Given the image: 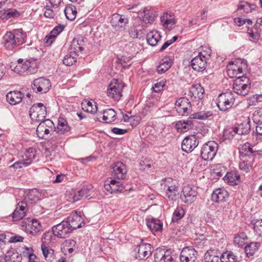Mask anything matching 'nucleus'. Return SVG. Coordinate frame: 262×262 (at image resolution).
I'll return each instance as SVG.
<instances>
[{"label":"nucleus","instance_id":"obj_48","mask_svg":"<svg viewBox=\"0 0 262 262\" xmlns=\"http://www.w3.org/2000/svg\"><path fill=\"white\" fill-rule=\"evenodd\" d=\"M123 55L121 58L119 59V63L123 68H128L132 64L131 60L134 57L128 54Z\"/></svg>","mask_w":262,"mask_h":262},{"label":"nucleus","instance_id":"obj_10","mask_svg":"<svg viewBox=\"0 0 262 262\" xmlns=\"http://www.w3.org/2000/svg\"><path fill=\"white\" fill-rule=\"evenodd\" d=\"M69 224L63 221L60 223L52 227V232L54 235L60 238L68 237L73 231Z\"/></svg>","mask_w":262,"mask_h":262},{"label":"nucleus","instance_id":"obj_22","mask_svg":"<svg viewBox=\"0 0 262 262\" xmlns=\"http://www.w3.org/2000/svg\"><path fill=\"white\" fill-rule=\"evenodd\" d=\"M207 61L205 56L198 55L194 57L191 61V66L192 69L196 71H203L206 67Z\"/></svg>","mask_w":262,"mask_h":262},{"label":"nucleus","instance_id":"obj_33","mask_svg":"<svg viewBox=\"0 0 262 262\" xmlns=\"http://www.w3.org/2000/svg\"><path fill=\"white\" fill-rule=\"evenodd\" d=\"M42 231V226L36 220H31L29 221L27 232L32 235H36Z\"/></svg>","mask_w":262,"mask_h":262},{"label":"nucleus","instance_id":"obj_46","mask_svg":"<svg viewBox=\"0 0 262 262\" xmlns=\"http://www.w3.org/2000/svg\"><path fill=\"white\" fill-rule=\"evenodd\" d=\"M211 116V113L210 112H207L206 113L204 112H199L191 114L189 116V118L198 120H204Z\"/></svg>","mask_w":262,"mask_h":262},{"label":"nucleus","instance_id":"obj_63","mask_svg":"<svg viewBox=\"0 0 262 262\" xmlns=\"http://www.w3.org/2000/svg\"><path fill=\"white\" fill-rule=\"evenodd\" d=\"M248 101L249 105H256L259 101L258 96L253 95L249 98Z\"/></svg>","mask_w":262,"mask_h":262},{"label":"nucleus","instance_id":"obj_20","mask_svg":"<svg viewBox=\"0 0 262 262\" xmlns=\"http://www.w3.org/2000/svg\"><path fill=\"white\" fill-rule=\"evenodd\" d=\"M104 187L107 191L111 193L118 192H121L124 189L123 184L115 179L105 181Z\"/></svg>","mask_w":262,"mask_h":262},{"label":"nucleus","instance_id":"obj_26","mask_svg":"<svg viewBox=\"0 0 262 262\" xmlns=\"http://www.w3.org/2000/svg\"><path fill=\"white\" fill-rule=\"evenodd\" d=\"M24 94L20 91H10L6 95L7 101L11 105H15L20 102Z\"/></svg>","mask_w":262,"mask_h":262},{"label":"nucleus","instance_id":"obj_21","mask_svg":"<svg viewBox=\"0 0 262 262\" xmlns=\"http://www.w3.org/2000/svg\"><path fill=\"white\" fill-rule=\"evenodd\" d=\"M27 204L25 202H19L16 205V208L12 213L13 221L21 220L25 215L27 211Z\"/></svg>","mask_w":262,"mask_h":262},{"label":"nucleus","instance_id":"obj_18","mask_svg":"<svg viewBox=\"0 0 262 262\" xmlns=\"http://www.w3.org/2000/svg\"><path fill=\"white\" fill-rule=\"evenodd\" d=\"M85 45L84 38L81 35H77L71 42L70 51L76 53L78 56L82 52Z\"/></svg>","mask_w":262,"mask_h":262},{"label":"nucleus","instance_id":"obj_7","mask_svg":"<svg viewBox=\"0 0 262 262\" xmlns=\"http://www.w3.org/2000/svg\"><path fill=\"white\" fill-rule=\"evenodd\" d=\"M251 121L249 118H245L242 122L238 125L237 127L229 128L226 130L224 135L231 134V136L234 137L236 134L240 135L248 134L251 130Z\"/></svg>","mask_w":262,"mask_h":262},{"label":"nucleus","instance_id":"obj_62","mask_svg":"<svg viewBox=\"0 0 262 262\" xmlns=\"http://www.w3.org/2000/svg\"><path fill=\"white\" fill-rule=\"evenodd\" d=\"M248 33L249 35L250 40L253 41H257L258 40L260 37V34L259 33H258L257 31L254 32L252 30H248Z\"/></svg>","mask_w":262,"mask_h":262},{"label":"nucleus","instance_id":"obj_40","mask_svg":"<svg viewBox=\"0 0 262 262\" xmlns=\"http://www.w3.org/2000/svg\"><path fill=\"white\" fill-rule=\"evenodd\" d=\"M82 108L85 112L94 114L97 112L98 108L95 102L85 100L81 103Z\"/></svg>","mask_w":262,"mask_h":262},{"label":"nucleus","instance_id":"obj_14","mask_svg":"<svg viewBox=\"0 0 262 262\" xmlns=\"http://www.w3.org/2000/svg\"><path fill=\"white\" fill-rule=\"evenodd\" d=\"M199 144V140L195 135L186 137L182 142V149L186 152H191Z\"/></svg>","mask_w":262,"mask_h":262},{"label":"nucleus","instance_id":"obj_58","mask_svg":"<svg viewBox=\"0 0 262 262\" xmlns=\"http://www.w3.org/2000/svg\"><path fill=\"white\" fill-rule=\"evenodd\" d=\"M239 169L244 172H248L252 168V165L250 161H243L239 164Z\"/></svg>","mask_w":262,"mask_h":262},{"label":"nucleus","instance_id":"obj_31","mask_svg":"<svg viewBox=\"0 0 262 262\" xmlns=\"http://www.w3.org/2000/svg\"><path fill=\"white\" fill-rule=\"evenodd\" d=\"M36 157V150L35 148L30 147L28 148L22 157L23 162L25 163V166H28L31 164Z\"/></svg>","mask_w":262,"mask_h":262},{"label":"nucleus","instance_id":"obj_27","mask_svg":"<svg viewBox=\"0 0 262 262\" xmlns=\"http://www.w3.org/2000/svg\"><path fill=\"white\" fill-rule=\"evenodd\" d=\"M164 189L166 190L165 196L169 200H176L179 194V188L175 184L170 185L165 184L164 185Z\"/></svg>","mask_w":262,"mask_h":262},{"label":"nucleus","instance_id":"obj_38","mask_svg":"<svg viewBox=\"0 0 262 262\" xmlns=\"http://www.w3.org/2000/svg\"><path fill=\"white\" fill-rule=\"evenodd\" d=\"M70 129L67 120L62 117H59L58 119V124L56 127V134H64L68 132Z\"/></svg>","mask_w":262,"mask_h":262},{"label":"nucleus","instance_id":"obj_61","mask_svg":"<svg viewBox=\"0 0 262 262\" xmlns=\"http://www.w3.org/2000/svg\"><path fill=\"white\" fill-rule=\"evenodd\" d=\"M253 228L257 234L262 236V219L254 223Z\"/></svg>","mask_w":262,"mask_h":262},{"label":"nucleus","instance_id":"obj_64","mask_svg":"<svg viewBox=\"0 0 262 262\" xmlns=\"http://www.w3.org/2000/svg\"><path fill=\"white\" fill-rule=\"evenodd\" d=\"M16 257L18 259V261L19 262V259H20V257L17 254L13 253L11 256L9 255H7L5 256V261L6 262H15V258Z\"/></svg>","mask_w":262,"mask_h":262},{"label":"nucleus","instance_id":"obj_41","mask_svg":"<svg viewBox=\"0 0 262 262\" xmlns=\"http://www.w3.org/2000/svg\"><path fill=\"white\" fill-rule=\"evenodd\" d=\"M259 243L252 242L245 247V252L248 257L252 256L259 247Z\"/></svg>","mask_w":262,"mask_h":262},{"label":"nucleus","instance_id":"obj_54","mask_svg":"<svg viewBox=\"0 0 262 262\" xmlns=\"http://www.w3.org/2000/svg\"><path fill=\"white\" fill-rule=\"evenodd\" d=\"M166 81L164 79L157 81L152 87L153 90L156 93H159L164 90V88L165 86Z\"/></svg>","mask_w":262,"mask_h":262},{"label":"nucleus","instance_id":"obj_1","mask_svg":"<svg viewBox=\"0 0 262 262\" xmlns=\"http://www.w3.org/2000/svg\"><path fill=\"white\" fill-rule=\"evenodd\" d=\"M248 71L247 61L245 59L236 58L227 66L228 76L231 78L236 77L233 82V91L239 95L246 96L250 91V79L243 75L238 76L242 74L245 75Z\"/></svg>","mask_w":262,"mask_h":262},{"label":"nucleus","instance_id":"obj_44","mask_svg":"<svg viewBox=\"0 0 262 262\" xmlns=\"http://www.w3.org/2000/svg\"><path fill=\"white\" fill-rule=\"evenodd\" d=\"M204 262H219V256L215 255L214 250L207 251L204 255Z\"/></svg>","mask_w":262,"mask_h":262},{"label":"nucleus","instance_id":"obj_2","mask_svg":"<svg viewBox=\"0 0 262 262\" xmlns=\"http://www.w3.org/2000/svg\"><path fill=\"white\" fill-rule=\"evenodd\" d=\"M26 38V33L21 28L15 29L6 33L3 37V43L6 49L11 50L24 43Z\"/></svg>","mask_w":262,"mask_h":262},{"label":"nucleus","instance_id":"obj_29","mask_svg":"<svg viewBox=\"0 0 262 262\" xmlns=\"http://www.w3.org/2000/svg\"><path fill=\"white\" fill-rule=\"evenodd\" d=\"M64 28V26L62 25H59L54 27L50 33L45 38V42L49 45L51 44L54 38L63 30Z\"/></svg>","mask_w":262,"mask_h":262},{"label":"nucleus","instance_id":"obj_16","mask_svg":"<svg viewBox=\"0 0 262 262\" xmlns=\"http://www.w3.org/2000/svg\"><path fill=\"white\" fill-rule=\"evenodd\" d=\"M198 252L194 249L189 247L184 248L180 254V259L182 262H195Z\"/></svg>","mask_w":262,"mask_h":262},{"label":"nucleus","instance_id":"obj_19","mask_svg":"<svg viewBox=\"0 0 262 262\" xmlns=\"http://www.w3.org/2000/svg\"><path fill=\"white\" fill-rule=\"evenodd\" d=\"M153 262H174V260L169 251L157 249L154 254Z\"/></svg>","mask_w":262,"mask_h":262},{"label":"nucleus","instance_id":"obj_59","mask_svg":"<svg viewBox=\"0 0 262 262\" xmlns=\"http://www.w3.org/2000/svg\"><path fill=\"white\" fill-rule=\"evenodd\" d=\"M41 249L46 258H52L53 257L54 251L52 249H49L45 244L41 245Z\"/></svg>","mask_w":262,"mask_h":262},{"label":"nucleus","instance_id":"obj_5","mask_svg":"<svg viewBox=\"0 0 262 262\" xmlns=\"http://www.w3.org/2000/svg\"><path fill=\"white\" fill-rule=\"evenodd\" d=\"M124 84L118 79H113L107 89V95L115 100H119L122 96V90Z\"/></svg>","mask_w":262,"mask_h":262},{"label":"nucleus","instance_id":"obj_17","mask_svg":"<svg viewBox=\"0 0 262 262\" xmlns=\"http://www.w3.org/2000/svg\"><path fill=\"white\" fill-rule=\"evenodd\" d=\"M197 195V192L189 186H184L182 194H181V200L185 203L191 204L194 202Z\"/></svg>","mask_w":262,"mask_h":262},{"label":"nucleus","instance_id":"obj_15","mask_svg":"<svg viewBox=\"0 0 262 262\" xmlns=\"http://www.w3.org/2000/svg\"><path fill=\"white\" fill-rule=\"evenodd\" d=\"M113 169L112 175L115 178L118 179H124L127 174V169L126 165L122 162H117L113 164L111 166Z\"/></svg>","mask_w":262,"mask_h":262},{"label":"nucleus","instance_id":"obj_25","mask_svg":"<svg viewBox=\"0 0 262 262\" xmlns=\"http://www.w3.org/2000/svg\"><path fill=\"white\" fill-rule=\"evenodd\" d=\"M162 26L168 30H171L176 23L174 17L168 13H164L160 17Z\"/></svg>","mask_w":262,"mask_h":262},{"label":"nucleus","instance_id":"obj_51","mask_svg":"<svg viewBox=\"0 0 262 262\" xmlns=\"http://www.w3.org/2000/svg\"><path fill=\"white\" fill-rule=\"evenodd\" d=\"M221 262H235V256L233 253L225 252L220 258Z\"/></svg>","mask_w":262,"mask_h":262},{"label":"nucleus","instance_id":"obj_30","mask_svg":"<svg viewBox=\"0 0 262 262\" xmlns=\"http://www.w3.org/2000/svg\"><path fill=\"white\" fill-rule=\"evenodd\" d=\"M146 225L150 230L154 233L161 231L163 228V223L159 220L151 219L146 220Z\"/></svg>","mask_w":262,"mask_h":262},{"label":"nucleus","instance_id":"obj_37","mask_svg":"<svg viewBox=\"0 0 262 262\" xmlns=\"http://www.w3.org/2000/svg\"><path fill=\"white\" fill-rule=\"evenodd\" d=\"M40 193L37 189L30 190L25 198V202L30 204L37 202L39 200ZM27 204V203H26Z\"/></svg>","mask_w":262,"mask_h":262},{"label":"nucleus","instance_id":"obj_49","mask_svg":"<svg viewBox=\"0 0 262 262\" xmlns=\"http://www.w3.org/2000/svg\"><path fill=\"white\" fill-rule=\"evenodd\" d=\"M184 214V209L181 207H178L173 213L172 221L173 222H177L183 217Z\"/></svg>","mask_w":262,"mask_h":262},{"label":"nucleus","instance_id":"obj_39","mask_svg":"<svg viewBox=\"0 0 262 262\" xmlns=\"http://www.w3.org/2000/svg\"><path fill=\"white\" fill-rule=\"evenodd\" d=\"M171 59L168 58H165L160 61L157 67V72L159 74L164 73L171 67Z\"/></svg>","mask_w":262,"mask_h":262},{"label":"nucleus","instance_id":"obj_47","mask_svg":"<svg viewBox=\"0 0 262 262\" xmlns=\"http://www.w3.org/2000/svg\"><path fill=\"white\" fill-rule=\"evenodd\" d=\"M36 133L39 137L43 138L46 135H48L50 133V130L40 122L37 127Z\"/></svg>","mask_w":262,"mask_h":262},{"label":"nucleus","instance_id":"obj_3","mask_svg":"<svg viewBox=\"0 0 262 262\" xmlns=\"http://www.w3.org/2000/svg\"><path fill=\"white\" fill-rule=\"evenodd\" d=\"M234 101V94L231 92H226L220 94L216 99L215 102L221 111L225 112L232 106Z\"/></svg>","mask_w":262,"mask_h":262},{"label":"nucleus","instance_id":"obj_60","mask_svg":"<svg viewBox=\"0 0 262 262\" xmlns=\"http://www.w3.org/2000/svg\"><path fill=\"white\" fill-rule=\"evenodd\" d=\"M51 8L52 6L48 5L44 8V15L46 17L53 18L55 16V12Z\"/></svg>","mask_w":262,"mask_h":262},{"label":"nucleus","instance_id":"obj_53","mask_svg":"<svg viewBox=\"0 0 262 262\" xmlns=\"http://www.w3.org/2000/svg\"><path fill=\"white\" fill-rule=\"evenodd\" d=\"M66 197L67 200L71 203H75L79 201V199L77 197L76 192L74 191L73 190L67 191Z\"/></svg>","mask_w":262,"mask_h":262},{"label":"nucleus","instance_id":"obj_34","mask_svg":"<svg viewBox=\"0 0 262 262\" xmlns=\"http://www.w3.org/2000/svg\"><path fill=\"white\" fill-rule=\"evenodd\" d=\"M192 122L190 120H180L176 124V128L180 133H185L192 128Z\"/></svg>","mask_w":262,"mask_h":262},{"label":"nucleus","instance_id":"obj_55","mask_svg":"<svg viewBox=\"0 0 262 262\" xmlns=\"http://www.w3.org/2000/svg\"><path fill=\"white\" fill-rule=\"evenodd\" d=\"M152 164V161L148 159L141 160L139 163L140 168L141 170H147L149 169Z\"/></svg>","mask_w":262,"mask_h":262},{"label":"nucleus","instance_id":"obj_9","mask_svg":"<svg viewBox=\"0 0 262 262\" xmlns=\"http://www.w3.org/2000/svg\"><path fill=\"white\" fill-rule=\"evenodd\" d=\"M151 249L150 244L142 243L134 249L135 257L138 260L146 259L151 255Z\"/></svg>","mask_w":262,"mask_h":262},{"label":"nucleus","instance_id":"obj_13","mask_svg":"<svg viewBox=\"0 0 262 262\" xmlns=\"http://www.w3.org/2000/svg\"><path fill=\"white\" fill-rule=\"evenodd\" d=\"M69 225L70 228L73 231L82 227V225L84 224V222L80 213H78L77 211H75L72 212L67 217L66 221Z\"/></svg>","mask_w":262,"mask_h":262},{"label":"nucleus","instance_id":"obj_24","mask_svg":"<svg viewBox=\"0 0 262 262\" xmlns=\"http://www.w3.org/2000/svg\"><path fill=\"white\" fill-rule=\"evenodd\" d=\"M111 24L114 27L117 29L123 28L128 22V19L124 15L115 14L113 15Z\"/></svg>","mask_w":262,"mask_h":262},{"label":"nucleus","instance_id":"obj_45","mask_svg":"<svg viewBox=\"0 0 262 262\" xmlns=\"http://www.w3.org/2000/svg\"><path fill=\"white\" fill-rule=\"evenodd\" d=\"M64 12L67 18L70 20H73L75 18L77 14L76 7L74 6L66 7Z\"/></svg>","mask_w":262,"mask_h":262},{"label":"nucleus","instance_id":"obj_28","mask_svg":"<svg viewBox=\"0 0 262 262\" xmlns=\"http://www.w3.org/2000/svg\"><path fill=\"white\" fill-rule=\"evenodd\" d=\"M228 196V192L224 189H216L212 193L211 200L215 202H223Z\"/></svg>","mask_w":262,"mask_h":262},{"label":"nucleus","instance_id":"obj_52","mask_svg":"<svg viewBox=\"0 0 262 262\" xmlns=\"http://www.w3.org/2000/svg\"><path fill=\"white\" fill-rule=\"evenodd\" d=\"M91 190L87 187H83L81 190L76 192L77 197L79 199V201L83 198H86L91 195Z\"/></svg>","mask_w":262,"mask_h":262},{"label":"nucleus","instance_id":"obj_12","mask_svg":"<svg viewBox=\"0 0 262 262\" xmlns=\"http://www.w3.org/2000/svg\"><path fill=\"white\" fill-rule=\"evenodd\" d=\"M51 86V84L49 80L40 77L34 80L32 87L34 92L46 93L49 91Z\"/></svg>","mask_w":262,"mask_h":262},{"label":"nucleus","instance_id":"obj_42","mask_svg":"<svg viewBox=\"0 0 262 262\" xmlns=\"http://www.w3.org/2000/svg\"><path fill=\"white\" fill-rule=\"evenodd\" d=\"M144 15H142L143 17V21L147 23H152L155 19L156 15L150 10L147 8L144 9L143 12Z\"/></svg>","mask_w":262,"mask_h":262},{"label":"nucleus","instance_id":"obj_11","mask_svg":"<svg viewBox=\"0 0 262 262\" xmlns=\"http://www.w3.org/2000/svg\"><path fill=\"white\" fill-rule=\"evenodd\" d=\"M175 105L177 112L182 116H188L191 107L190 101L184 97L178 99L176 101Z\"/></svg>","mask_w":262,"mask_h":262},{"label":"nucleus","instance_id":"obj_8","mask_svg":"<svg viewBox=\"0 0 262 262\" xmlns=\"http://www.w3.org/2000/svg\"><path fill=\"white\" fill-rule=\"evenodd\" d=\"M217 148V144L214 141L204 144L201 151L202 158L205 161L212 160L216 154Z\"/></svg>","mask_w":262,"mask_h":262},{"label":"nucleus","instance_id":"obj_57","mask_svg":"<svg viewBox=\"0 0 262 262\" xmlns=\"http://www.w3.org/2000/svg\"><path fill=\"white\" fill-rule=\"evenodd\" d=\"M137 46L133 43H129L126 45L125 48L126 54L135 56L138 53L137 51Z\"/></svg>","mask_w":262,"mask_h":262},{"label":"nucleus","instance_id":"obj_36","mask_svg":"<svg viewBox=\"0 0 262 262\" xmlns=\"http://www.w3.org/2000/svg\"><path fill=\"white\" fill-rule=\"evenodd\" d=\"M117 113L113 108L104 110L103 112L102 119L106 123H110L116 119Z\"/></svg>","mask_w":262,"mask_h":262},{"label":"nucleus","instance_id":"obj_56","mask_svg":"<svg viewBox=\"0 0 262 262\" xmlns=\"http://www.w3.org/2000/svg\"><path fill=\"white\" fill-rule=\"evenodd\" d=\"M4 14L7 18L16 17L20 15V13L13 8L5 9Z\"/></svg>","mask_w":262,"mask_h":262},{"label":"nucleus","instance_id":"obj_23","mask_svg":"<svg viewBox=\"0 0 262 262\" xmlns=\"http://www.w3.org/2000/svg\"><path fill=\"white\" fill-rule=\"evenodd\" d=\"M204 93V88L200 84L196 83L193 84L190 88L188 95L190 96L191 98L193 97L194 99L199 100L203 98Z\"/></svg>","mask_w":262,"mask_h":262},{"label":"nucleus","instance_id":"obj_4","mask_svg":"<svg viewBox=\"0 0 262 262\" xmlns=\"http://www.w3.org/2000/svg\"><path fill=\"white\" fill-rule=\"evenodd\" d=\"M47 115L46 107L41 103L34 104L30 108L29 115L35 122L43 121Z\"/></svg>","mask_w":262,"mask_h":262},{"label":"nucleus","instance_id":"obj_50","mask_svg":"<svg viewBox=\"0 0 262 262\" xmlns=\"http://www.w3.org/2000/svg\"><path fill=\"white\" fill-rule=\"evenodd\" d=\"M252 6L254 5H251L247 2H242L238 5V10L248 13L251 12L252 9H254V8L252 7Z\"/></svg>","mask_w":262,"mask_h":262},{"label":"nucleus","instance_id":"obj_35","mask_svg":"<svg viewBox=\"0 0 262 262\" xmlns=\"http://www.w3.org/2000/svg\"><path fill=\"white\" fill-rule=\"evenodd\" d=\"M224 180L231 185H235L240 182V177L236 171H231L227 173Z\"/></svg>","mask_w":262,"mask_h":262},{"label":"nucleus","instance_id":"obj_43","mask_svg":"<svg viewBox=\"0 0 262 262\" xmlns=\"http://www.w3.org/2000/svg\"><path fill=\"white\" fill-rule=\"evenodd\" d=\"M77 56L76 53H71L70 51V53L64 56L63 63L67 66H71L76 62Z\"/></svg>","mask_w":262,"mask_h":262},{"label":"nucleus","instance_id":"obj_6","mask_svg":"<svg viewBox=\"0 0 262 262\" xmlns=\"http://www.w3.org/2000/svg\"><path fill=\"white\" fill-rule=\"evenodd\" d=\"M23 62V60L19 59L18 63L14 68V71L17 73L28 72L30 74L36 72L37 64L36 60L31 59Z\"/></svg>","mask_w":262,"mask_h":262},{"label":"nucleus","instance_id":"obj_32","mask_svg":"<svg viewBox=\"0 0 262 262\" xmlns=\"http://www.w3.org/2000/svg\"><path fill=\"white\" fill-rule=\"evenodd\" d=\"M160 33L157 30H152L147 34L146 40L149 45L151 46H156L161 40Z\"/></svg>","mask_w":262,"mask_h":262}]
</instances>
